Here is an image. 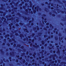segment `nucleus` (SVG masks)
Segmentation results:
<instances>
[{
	"label": "nucleus",
	"mask_w": 66,
	"mask_h": 66,
	"mask_svg": "<svg viewBox=\"0 0 66 66\" xmlns=\"http://www.w3.org/2000/svg\"><path fill=\"white\" fill-rule=\"evenodd\" d=\"M25 60H24L23 61V63H25Z\"/></svg>",
	"instance_id": "obj_10"
},
{
	"label": "nucleus",
	"mask_w": 66,
	"mask_h": 66,
	"mask_svg": "<svg viewBox=\"0 0 66 66\" xmlns=\"http://www.w3.org/2000/svg\"><path fill=\"white\" fill-rule=\"evenodd\" d=\"M12 40H13V41H15V39H12Z\"/></svg>",
	"instance_id": "obj_6"
},
{
	"label": "nucleus",
	"mask_w": 66,
	"mask_h": 66,
	"mask_svg": "<svg viewBox=\"0 0 66 66\" xmlns=\"http://www.w3.org/2000/svg\"><path fill=\"white\" fill-rule=\"evenodd\" d=\"M52 63H54V61H53L52 62Z\"/></svg>",
	"instance_id": "obj_52"
},
{
	"label": "nucleus",
	"mask_w": 66,
	"mask_h": 66,
	"mask_svg": "<svg viewBox=\"0 0 66 66\" xmlns=\"http://www.w3.org/2000/svg\"><path fill=\"white\" fill-rule=\"evenodd\" d=\"M7 36H9V35L8 34L7 35L5 36V38H6L7 37Z\"/></svg>",
	"instance_id": "obj_3"
},
{
	"label": "nucleus",
	"mask_w": 66,
	"mask_h": 66,
	"mask_svg": "<svg viewBox=\"0 0 66 66\" xmlns=\"http://www.w3.org/2000/svg\"><path fill=\"white\" fill-rule=\"evenodd\" d=\"M50 46H52V44H50Z\"/></svg>",
	"instance_id": "obj_22"
},
{
	"label": "nucleus",
	"mask_w": 66,
	"mask_h": 66,
	"mask_svg": "<svg viewBox=\"0 0 66 66\" xmlns=\"http://www.w3.org/2000/svg\"><path fill=\"white\" fill-rule=\"evenodd\" d=\"M18 47H20V45H18Z\"/></svg>",
	"instance_id": "obj_7"
},
{
	"label": "nucleus",
	"mask_w": 66,
	"mask_h": 66,
	"mask_svg": "<svg viewBox=\"0 0 66 66\" xmlns=\"http://www.w3.org/2000/svg\"><path fill=\"white\" fill-rule=\"evenodd\" d=\"M28 38H30V36H28Z\"/></svg>",
	"instance_id": "obj_27"
},
{
	"label": "nucleus",
	"mask_w": 66,
	"mask_h": 66,
	"mask_svg": "<svg viewBox=\"0 0 66 66\" xmlns=\"http://www.w3.org/2000/svg\"><path fill=\"white\" fill-rule=\"evenodd\" d=\"M25 5H27V4H25Z\"/></svg>",
	"instance_id": "obj_40"
},
{
	"label": "nucleus",
	"mask_w": 66,
	"mask_h": 66,
	"mask_svg": "<svg viewBox=\"0 0 66 66\" xmlns=\"http://www.w3.org/2000/svg\"><path fill=\"white\" fill-rule=\"evenodd\" d=\"M35 45H37V44H36V43H35Z\"/></svg>",
	"instance_id": "obj_57"
},
{
	"label": "nucleus",
	"mask_w": 66,
	"mask_h": 66,
	"mask_svg": "<svg viewBox=\"0 0 66 66\" xmlns=\"http://www.w3.org/2000/svg\"><path fill=\"white\" fill-rule=\"evenodd\" d=\"M16 26H19V25H18V24H16Z\"/></svg>",
	"instance_id": "obj_18"
},
{
	"label": "nucleus",
	"mask_w": 66,
	"mask_h": 66,
	"mask_svg": "<svg viewBox=\"0 0 66 66\" xmlns=\"http://www.w3.org/2000/svg\"><path fill=\"white\" fill-rule=\"evenodd\" d=\"M39 59H41V57H39Z\"/></svg>",
	"instance_id": "obj_43"
},
{
	"label": "nucleus",
	"mask_w": 66,
	"mask_h": 66,
	"mask_svg": "<svg viewBox=\"0 0 66 66\" xmlns=\"http://www.w3.org/2000/svg\"><path fill=\"white\" fill-rule=\"evenodd\" d=\"M22 59V57H21L20 58V60H21V59Z\"/></svg>",
	"instance_id": "obj_25"
},
{
	"label": "nucleus",
	"mask_w": 66,
	"mask_h": 66,
	"mask_svg": "<svg viewBox=\"0 0 66 66\" xmlns=\"http://www.w3.org/2000/svg\"><path fill=\"white\" fill-rule=\"evenodd\" d=\"M9 42H11V40H9Z\"/></svg>",
	"instance_id": "obj_19"
},
{
	"label": "nucleus",
	"mask_w": 66,
	"mask_h": 66,
	"mask_svg": "<svg viewBox=\"0 0 66 66\" xmlns=\"http://www.w3.org/2000/svg\"><path fill=\"white\" fill-rule=\"evenodd\" d=\"M8 39H9V38H8Z\"/></svg>",
	"instance_id": "obj_60"
},
{
	"label": "nucleus",
	"mask_w": 66,
	"mask_h": 66,
	"mask_svg": "<svg viewBox=\"0 0 66 66\" xmlns=\"http://www.w3.org/2000/svg\"><path fill=\"white\" fill-rule=\"evenodd\" d=\"M34 60H32V62H34Z\"/></svg>",
	"instance_id": "obj_53"
},
{
	"label": "nucleus",
	"mask_w": 66,
	"mask_h": 66,
	"mask_svg": "<svg viewBox=\"0 0 66 66\" xmlns=\"http://www.w3.org/2000/svg\"><path fill=\"white\" fill-rule=\"evenodd\" d=\"M56 34H57V31L56 32Z\"/></svg>",
	"instance_id": "obj_46"
},
{
	"label": "nucleus",
	"mask_w": 66,
	"mask_h": 66,
	"mask_svg": "<svg viewBox=\"0 0 66 66\" xmlns=\"http://www.w3.org/2000/svg\"><path fill=\"white\" fill-rule=\"evenodd\" d=\"M11 45H13V43H11Z\"/></svg>",
	"instance_id": "obj_41"
},
{
	"label": "nucleus",
	"mask_w": 66,
	"mask_h": 66,
	"mask_svg": "<svg viewBox=\"0 0 66 66\" xmlns=\"http://www.w3.org/2000/svg\"><path fill=\"white\" fill-rule=\"evenodd\" d=\"M48 43H49V41H48Z\"/></svg>",
	"instance_id": "obj_61"
},
{
	"label": "nucleus",
	"mask_w": 66,
	"mask_h": 66,
	"mask_svg": "<svg viewBox=\"0 0 66 66\" xmlns=\"http://www.w3.org/2000/svg\"><path fill=\"white\" fill-rule=\"evenodd\" d=\"M46 4H48V3L47 2H46L45 3Z\"/></svg>",
	"instance_id": "obj_28"
},
{
	"label": "nucleus",
	"mask_w": 66,
	"mask_h": 66,
	"mask_svg": "<svg viewBox=\"0 0 66 66\" xmlns=\"http://www.w3.org/2000/svg\"><path fill=\"white\" fill-rule=\"evenodd\" d=\"M59 46H57V47H59Z\"/></svg>",
	"instance_id": "obj_58"
},
{
	"label": "nucleus",
	"mask_w": 66,
	"mask_h": 66,
	"mask_svg": "<svg viewBox=\"0 0 66 66\" xmlns=\"http://www.w3.org/2000/svg\"><path fill=\"white\" fill-rule=\"evenodd\" d=\"M46 25H49V23H46Z\"/></svg>",
	"instance_id": "obj_8"
},
{
	"label": "nucleus",
	"mask_w": 66,
	"mask_h": 66,
	"mask_svg": "<svg viewBox=\"0 0 66 66\" xmlns=\"http://www.w3.org/2000/svg\"><path fill=\"white\" fill-rule=\"evenodd\" d=\"M2 18L3 19H4L5 20H6V19L4 18V17H2Z\"/></svg>",
	"instance_id": "obj_4"
},
{
	"label": "nucleus",
	"mask_w": 66,
	"mask_h": 66,
	"mask_svg": "<svg viewBox=\"0 0 66 66\" xmlns=\"http://www.w3.org/2000/svg\"><path fill=\"white\" fill-rule=\"evenodd\" d=\"M9 25L10 26V27H11V25H10V24H9Z\"/></svg>",
	"instance_id": "obj_38"
},
{
	"label": "nucleus",
	"mask_w": 66,
	"mask_h": 66,
	"mask_svg": "<svg viewBox=\"0 0 66 66\" xmlns=\"http://www.w3.org/2000/svg\"><path fill=\"white\" fill-rule=\"evenodd\" d=\"M16 62H18V60H16Z\"/></svg>",
	"instance_id": "obj_20"
},
{
	"label": "nucleus",
	"mask_w": 66,
	"mask_h": 66,
	"mask_svg": "<svg viewBox=\"0 0 66 66\" xmlns=\"http://www.w3.org/2000/svg\"><path fill=\"white\" fill-rule=\"evenodd\" d=\"M16 22H18V20L17 19L16 20Z\"/></svg>",
	"instance_id": "obj_5"
},
{
	"label": "nucleus",
	"mask_w": 66,
	"mask_h": 66,
	"mask_svg": "<svg viewBox=\"0 0 66 66\" xmlns=\"http://www.w3.org/2000/svg\"><path fill=\"white\" fill-rule=\"evenodd\" d=\"M2 22V21H0V23H1Z\"/></svg>",
	"instance_id": "obj_39"
},
{
	"label": "nucleus",
	"mask_w": 66,
	"mask_h": 66,
	"mask_svg": "<svg viewBox=\"0 0 66 66\" xmlns=\"http://www.w3.org/2000/svg\"><path fill=\"white\" fill-rule=\"evenodd\" d=\"M37 30H39V28H37Z\"/></svg>",
	"instance_id": "obj_14"
},
{
	"label": "nucleus",
	"mask_w": 66,
	"mask_h": 66,
	"mask_svg": "<svg viewBox=\"0 0 66 66\" xmlns=\"http://www.w3.org/2000/svg\"><path fill=\"white\" fill-rule=\"evenodd\" d=\"M9 11L10 12L11 11V10H9Z\"/></svg>",
	"instance_id": "obj_45"
},
{
	"label": "nucleus",
	"mask_w": 66,
	"mask_h": 66,
	"mask_svg": "<svg viewBox=\"0 0 66 66\" xmlns=\"http://www.w3.org/2000/svg\"><path fill=\"white\" fill-rule=\"evenodd\" d=\"M51 38H53V36L52 35L51 36Z\"/></svg>",
	"instance_id": "obj_13"
},
{
	"label": "nucleus",
	"mask_w": 66,
	"mask_h": 66,
	"mask_svg": "<svg viewBox=\"0 0 66 66\" xmlns=\"http://www.w3.org/2000/svg\"><path fill=\"white\" fill-rule=\"evenodd\" d=\"M51 9H52V10H53V8H51Z\"/></svg>",
	"instance_id": "obj_51"
},
{
	"label": "nucleus",
	"mask_w": 66,
	"mask_h": 66,
	"mask_svg": "<svg viewBox=\"0 0 66 66\" xmlns=\"http://www.w3.org/2000/svg\"><path fill=\"white\" fill-rule=\"evenodd\" d=\"M62 38H61V40H62Z\"/></svg>",
	"instance_id": "obj_62"
},
{
	"label": "nucleus",
	"mask_w": 66,
	"mask_h": 66,
	"mask_svg": "<svg viewBox=\"0 0 66 66\" xmlns=\"http://www.w3.org/2000/svg\"><path fill=\"white\" fill-rule=\"evenodd\" d=\"M14 47H15L16 46V44L14 45Z\"/></svg>",
	"instance_id": "obj_36"
},
{
	"label": "nucleus",
	"mask_w": 66,
	"mask_h": 66,
	"mask_svg": "<svg viewBox=\"0 0 66 66\" xmlns=\"http://www.w3.org/2000/svg\"><path fill=\"white\" fill-rule=\"evenodd\" d=\"M10 50H12V49L10 48Z\"/></svg>",
	"instance_id": "obj_47"
},
{
	"label": "nucleus",
	"mask_w": 66,
	"mask_h": 66,
	"mask_svg": "<svg viewBox=\"0 0 66 66\" xmlns=\"http://www.w3.org/2000/svg\"><path fill=\"white\" fill-rule=\"evenodd\" d=\"M53 53H55V51H54L53 52Z\"/></svg>",
	"instance_id": "obj_21"
},
{
	"label": "nucleus",
	"mask_w": 66,
	"mask_h": 66,
	"mask_svg": "<svg viewBox=\"0 0 66 66\" xmlns=\"http://www.w3.org/2000/svg\"><path fill=\"white\" fill-rule=\"evenodd\" d=\"M55 63H56V62H57V61H55Z\"/></svg>",
	"instance_id": "obj_50"
},
{
	"label": "nucleus",
	"mask_w": 66,
	"mask_h": 66,
	"mask_svg": "<svg viewBox=\"0 0 66 66\" xmlns=\"http://www.w3.org/2000/svg\"><path fill=\"white\" fill-rule=\"evenodd\" d=\"M51 27H52V25H51V24H50V27H51Z\"/></svg>",
	"instance_id": "obj_15"
},
{
	"label": "nucleus",
	"mask_w": 66,
	"mask_h": 66,
	"mask_svg": "<svg viewBox=\"0 0 66 66\" xmlns=\"http://www.w3.org/2000/svg\"><path fill=\"white\" fill-rule=\"evenodd\" d=\"M33 56H35V55H33Z\"/></svg>",
	"instance_id": "obj_56"
},
{
	"label": "nucleus",
	"mask_w": 66,
	"mask_h": 66,
	"mask_svg": "<svg viewBox=\"0 0 66 66\" xmlns=\"http://www.w3.org/2000/svg\"><path fill=\"white\" fill-rule=\"evenodd\" d=\"M46 28H48L49 27H48V26H47V27H46Z\"/></svg>",
	"instance_id": "obj_29"
},
{
	"label": "nucleus",
	"mask_w": 66,
	"mask_h": 66,
	"mask_svg": "<svg viewBox=\"0 0 66 66\" xmlns=\"http://www.w3.org/2000/svg\"><path fill=\"white\" fill-rule=\"evenodd\" d=\"M3 45H5V44H4V43H3Z\"/></svg>",
	"instance_id": "obj_33"
},
{
	"label": "nucleus",
	"mask_w": 66,
	"mask_h": 66,
	"mask_svg": "<svg viewBox=\"0 0 66 66\" xmlns=\"http://www.w3.org/2000/svg\"><path fill=\"white\" fill-rule=\"evenodd\" d=\"M27 54H28V52H27Z\"/></svg>",
	"instance_id": "obj_55"
},
{
	"label": "nucleus",
	"mask_w": 66,
	"mask_h": 66,
	"mask_svg": "<svg viewBox=\"0 0 66 66\" xmlns=\"http://www.w3.org/2000/svg\"><path fill=\"white\" fill-rule=\"evenodd\" d=\"M26 12H28V10H26Z\"/></svg>",
	"instance_id": "obj_31"
},
{
	"label": "nucleus",
	"mask_w": 66,
	"mask_h": 66,
	"mask_svg": "<svg viewBox=\"0 0 66 66\" xmlns=\"http://www.w3.org/2000/svg\"><path fill=\"white\" fill-rule=\"evenodd\" d=\"M20 37H23V35L22 34L20 35Z\"/></svg>",
	"instance_id": "obj_1"
},
{
	"label": "nucleus",
	"mask_w": 66,
	"mask_h": 66,
	"mask_svg": "<svg viewBox=\"0 0 66 66\" xmlns=\"http://www.w3.org/2000/svg\"><path fill=\"white\" fill-rule=\"evenodd\" d=\"M35 10H36V7H35Z\"/></svg>",
	"instance_id": "obj_42"
},
{
	"label": "nucleus",
	"mask_w": 66,
	"mask_h": 66,
	"mask_svg": "<svg viewBox=\"0 0 66 66\" xmlns=\"http://www.w3.org/2000/svg\"><path fill=\"white\" fill-rule=\"evenodd\" d=\"M52 16H55V15L54 14H53Z\"/></svg>",
	"instance_id": "obj_16"
},
{
	"label": "nucleus",
	"mask_w": 66,
	"mask_h": 66,
	"mask_svg": "<svg viewBox=\"0 0 66 66\" xmlns=\"http://www.w3.org/2000/svg\"><path fill=\"white\" fill-rule=\"evenodd\" d=\"M24 30L25 32H27V33H29V31L27 30V29H26Z\"/></svg>",
	"instance_id": "obj_2"
},
{
	"label": "nucleus",
	"mask_w": 66,
	"mask_h": 66,
	"mask_svg": "<svg viewBox=\"0 0 66 66\" xmlns=\"http://www.w3.org/2000/svg\"><path fill=\"white\" fill-rule=\"evenodd\" d=\"M65 40H66V38H65Z\"/></svg>",
	"instance_id": "obj_63"
},
{
	"label": "nucleus",
	"mask_w": 66,
	"mask_h": 66,
	"mask_svg": "<svg viewBox=\"0 0 66 66\" xmlns=\"http://www.w3.org/2000/svg\"><path fill=\"white\" fill-rule=\"evenodd\" d=\"M9 17H11V15H10L9 16Z\"/></svg>",
	"instance_id": "obj_23"
},
{
	"label": "nucleus",
	"mask_w": 66,
	"mask_h": 66,
	"mask_svg": "<svg viewBox=\"0 0 66 66\" xmlns=\"http://www.w3.org/2000/svg\"><path fill=\"white\" fill-rule=\"evenodd\" d=\"M15 35H16L17 36L18 35V34L17 33L15 34Z\"/></svg>",
	"instance_id": "obj_11"
},
{
	"label": "nucleus",
	"mask_w": 66,
	"mask_h": 66,
	"mask_svg": "<svg viewBox=\"0 0 66 66\" xmlns=\"http://www.w3.org/2000/svg\"><path fill=\"white\" fill-rule=\"evenodd\" d=\"M63 52H64L65 51L64 50H63Z\"/></svg>",
	"instance_id": "obj_49"
},
{
	"label": "nucleus",
	"mask_w": 66,
	"mask_h": 66,
	"mask_svg": "<svg viewBox=\"0 0 66 66\" xmlns=\"http://www.w3.org/2000/svg\"><path fill=\"white\" fill-rule=\"evenodd\" d=\"M34 36V34H32V37H33Z\"/></svg>",
	"instance_id": "obj_12"
},
{
	"label": "nucleus",
	"mask_w": 66,
	"mask_h": 66,
	"mask_svg": "<svg viewBox=\"0 0 66 66\" xmlns=\"http://www.w3.org/2000/svg\"><path fill=\"white\" fill-rule=\"evenodd\" d=\"M31 25H33V23H32L31 24Z\"/></svg>",
	"instance_id": "obj_32"
},
{
	"label": "nucleus",
	"mask_w": 66,
	"mask_h": 66,
	"mask_svg": "<svg viewBox=\"0 0 66 66\" xmlns=\"http://www.w3.org/2000/svg\"><path fill=\"white\" fill-rule=\"evenodd\" d=\"M13 28H14V26H13Z\"/></svg>",
	"instance_id": "obj_44"
},
{
	"label": "nucleus",
	"mask_w": 66,
	"mask_h": 66,
	"mask_svg": "<svg viewBox=\"0 0 66 66\" xmlns=\"http://www.w3.org/2000/svg\"><path fill=\"white\" fill-rule=\"evenodd\" d=\"M1 66H2V65H1Z\"/></svg>",
	"instance_id": "obj_64"
},
{
	"label": "nucleus",
	"mask_w": 66,
	"mask_h": 66,
	"mask_svg": "<svg viewBox=\"0 0 66 66\" xmlns=\"http://www.w3.org/2000/svg\"><path fill=\"white\" fill-rule=\"evenodd\" d=\"M22 5V4H20V5H21V6Z\"/></svg>",
	"instance_id": "obj_48"
},
{
	"label": "nucleus",
	"mask_w": 66,
	"mask_h": 66,
	"mask_svg": "<svg viewBox=\"0 0 66 66\" xmlns=\"http://www.w3.org/2000/svg\"><path fill=\"white\" fill-rule=\"evenodd\" d=\"M1 13H3V12H1Z\"/></svg>",
	"instance_id": "obj_59"
},
{
	"label": "nucleus",
	"mask_w": 66,
	"mask_h": 66,
	"mask_svg": "<svg viewBox=\"0 0 66 66\" xmlns=\"http://www.w3.org/2000/svg\"><path fill=\"white\" fill-rule=\"evenodd\" d=\"M29 11H31V9H29Z\"/></svg>",
	"instance_id": "obj_35"
},
{
	"label": "nucleus",
	"mask_w": 66,
	"mask_h": 66,
	"mask_svg": "<svg viewBox=\"0 0 66 66\" xmlns=\"http://www.w3.org/2000/svg\"><path fill=\"white\" fill-rule=\"evenodd\" d=\"M30 58L31 59H33V57H30Z\"/></svg>",
	"instance_id": "obj_17"
},
{
	"label": "nucleus",
	"mask_w": 66,
	"mask_h": 66,
	"mask_svg": "<svg viewBox=\"0 0 66 66\" xmlns=\"http://www.w3.org/2000/svg\"><path fill=\"white\" fill-rule=\"evenodd\" d=\"M54 65H56V64H54Z\"/></svg>",
	"instance_id": "obj_54"
},
{
	"label": "nucleus",
	"mask_w": 66,
	"mask_h": 66,
	"mask_svg": "<svg viewBox=\"0 0 66 66\" xmlns=\"http://www.w3.org/2000/svg\"><path fill=\"white\" fill-rule=\"evenodd\" d=\"M7 45H8V46H10V44H9L8 45V44H7Z\"/></svg>",
	"instance_id": "obj_37"
},
{
	"label": "nucleus",
	"mask_w": 66,
	"mask_h": 66,
	"mask_svg": "<svg viewBox=\"0 0 66 66\" xmlns=\"http://www.w3.org/2000/svg\"><path fill=\"white\" fill-rule=\"evenodd\" d=\"M42 64H45V63H44V62H43L42 63Z\"/></svg>",
	"instance_id": "obj_26"
},
{
	"label": "nucleus",
	"mask_w": 66,
	"mask_h": 66,
	"mask_svg": "<svg viewBox=\"0 0 66 66\" xmlns=\"http://www.w3.org/2000/svg\"><path fill=\"white\" fill-rule=\"evenodd\" d=\"M11 26H12L13 25V23H11Z\"/></svg>",
	"instance_id": "obj_24"
},
{
	"label": "nucleus",
	"mask_w": 66,
	"mask_h": 66,
	"mask_svg": "<svg viewBox=\"0 0 66 66\" xmlns=\"http://www.w3.org/2000/svg\"><path fill=\"white\" fill-rule=\"evenodd\" d=\"M29 40H30V41H31V39H29Z\"/></svg>",
	"instance_id": "obj_30"
},
{
	"label": "nucleus",
	"mask_w": 66,
	"mask_h": 66,
	"mask_svg": "<svg viewBox=\"0 0 66 66\" xmlns=\"http://www.w3.org/2000/svg\"><path fill=\"white\" fill-rule=\"evenodd\" d=\"M17 57H19V55L18 56H17Z\"/></svg>",
	"instance_id": "obj_34"
},
{
	"label": "nucleus",
	"mask_w": 66,
	"mask_h": 66,
	"mask_svg": "<svg viewBox=\"0 0 66 66\" xmlns=\"http://www.w3.org/2000/svg\"><path fill=\"white\" fill-rule=\"evenodd\" d=\"M34 39H33L32 40V42H34Z\"/></svg>",
	"instance_id": "obj_9"
}]
</instances>
